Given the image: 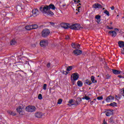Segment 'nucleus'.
<instances>
[{
	"label": "nucleus",
	"mask_w": 124,
	"mask_h": 124,
	"mask_svg": "<svg viewBox=\"0 0 124 124\" xmlns=\"http://www.w3.org/2000/svg\"><path fill=\"white\" fill-rule=\"evenodd\" d=\"M77 84L78 87H82V86H83V82L80 80H78L77 82Z\"/></svg>",
	"instance_id": "393cba45"
},
{
	"label": "nucleus",
	"mask_w": 124,
	"mask_h": 124,
	"mask_svg": "<svg viewBox=\"0 0 124 124\" xmlns=\"http://www.w3.org/2000/svg\"><path fill=\"white\" fill-rule=\"evenodd\" d=\"M97 99H98V100H102V99H103V97L102 96L97 97Z\"/></svg>",
	"instance_id": "f704fd0d"
},
{
	"label": "nucleus",
	"mask_w": 124,
	"mask_h": 124,
	"mask_svg": "<svg viewBox=\"0 0 124 124\" xmlns=\"http://www.w3.org/2000/svg\"><path fill=\"white\" fill-rule=\"evenodd\" d=\"M107 28L108 30H113V27H109V26H107Z\"/></svg>",
	"instance_id": "79ce46f5"
},
{
	"label": "nucleus",
	"mask_w": 124,
	"mask_h": 124,
	"mask_svg": "<svg viewBox=\"0 0 124 124\" xmlns=\"http://www.w3.org/2000/svg\"><path fill=\"white\" fill-rule=\"evenodd\" d=\"M115 98L117 100H119V99H120V97H118L117 95L115 96Z\"/></svg>",
	"instance_id": "37998d69"
},
{
	"label": "nucleus",
	"mask_w": 124,
	"mask_h": 124,
	"mask_svg": "<svg viewBox=\"0 0 124 124\" xmlns=\"http://www.w3.org/2000/svg\"><path fill=\"white\" fill-rule=\"evenodd\" d=\"M74 1H75V2H76L77 1V0H74Z\"/></svg>",
	"instance_id": "bf43d9fd"
},
{
	"label": "nucleus",
	"mask_w": 124,
	"mask_h": 124,
	"mask_svg": "<svg viewBox=\"0 0 124 124\" xmlns=\"http://www.w3.org/2000/svg\"><path fill=\"white\" fill-rule=\"evenodd\" d=\"M31 46L33 47H36V45L35 44H32L31 45Z\"/></svg>",
	"instance_id": "49530a36"
},
{
	"label": "nucleus",
	"mask_w": 124,
	"mask_h": 124,
	"mask_svg": "<svg viewBox=\"0 0 124 124\" xmlns=\"http://www.w3.org/2000/svg\"><path fill=\"white\" fill-rule=\"evenodd\" d=\"M103 124H108L107 122H106V121H105V119L104 120Z\"/></svg>",
	"instance_id": "a18cd8bd"
},
{
	"label": "nucleus",
	"mask_w": 124,
	"mask_h": 124,
	"mask_svg": "<svg viewBox=\"0 0 124 124\" xmlns=\"http://www.w3.org/2000/svg\"><path fill=\"white\" fill-rule=\"evenodd\" d=\"M38 99H42V98H43L42 97V94H39L38 95Z\"/></svg>",
	"instance_id": "c9c22d12"
},
{
	"label": "nucleus",
	"mask_w": 124,
	"mask_h": 124,
	"mask_svg": "<svg viewBox=\"0 0 124 124\" xmlns=\"http://www.w3.org/2000/svg\"><path fill=\"white\" fill-rule=\"evenodd\" d=\"M82 99H86V100H90V99H91V98H90V97L85 95V96H83L82 97Z\"/></svg>",
	"instance_id": "c85d7f7f"
},
{
	"label": "nucleus",
	"mask_w": 124,
	"mask_h": 124,
	"mask_svg": "<svg viewBox=\"0 0 124 124\" xmlns=\"http://www.w3.org/2000/svg\"><path fill=\"white\" fill-rule=\"evenodd\" d=\"M51 24L52 25H54V23H53V22L51 23Z\"/></svg>",
	"instance_id": "680f3d73"
},
{
	"label": "nucleus",
	"mask_w": 124,
	"mask_h": 124,
	"mask_svg": "<svg viewBox=\"0 0 124 124\" xmlns=\"http://www.w3.org/2000/svg\"><path fill=\"white\" fill-rule=\"evenodd\" d=\"M118 45L120 48H124V41H120L118 42Z\"/></svg>",
	"instance_id": "f3484780"
},
{
	"label": "nucleus",
	"mask_w": 124,
	"mask_h": 124,
	"mask_svg": "<svg viewBox=\"0 0 124 124\" xmlns=\"http://www.w3.org/2000/svg\"><path fill=\"white\" fill-rule=\"evenodd\" d=\"M123 96H124V89L123 90V93H122Z\"/></svg>",
	"instance_id": "603ef678"
},
{
	"label": "nucleus",
	"mask_w": 124,
	"mask_h": 124,
	"mask_svg": "<svg viewBox=\"0 0 124 124\" xmlns=\"http://www.w3.org/2000/svg\"><path fill=\"white\" fill-rule=\"evenodd\" d=\"M91 80H92V82H93V83H96L97 81H96V80H95V79H94V77H93V76H92L91 77Z\"/></svg>",
	"instance_id": "a878e982"
},
{
	"label": "nucleus",
	"mask_w": 124,
	"mask_h": 124,
	"mask_svg": "<svg viewBox=\"0 0 124 124\" xmlns=\"http://www.w3.org/2000/svg\"><path fill=\"white\" fill-rule=\"evenodd\" d=\"M118 77H119V78H122V76L119 75V76H118Z\"/></svg>",
	"instance_id": "5fc2aeb1"
},
{
	"label": "nucleus",
	"mask_w": 124,
	"mask_h": 124,
	"mask_svg": "<svg viewBox=\"0 0 124 124\" xmlns=\"http://www.w3.org/2000/svg\"><path fill=\"white\" fill-rule=\"evenodd\" d=\"M94 100H96V99H94Z\"/></svg>",
	"instance_id": "338daca9"
},
{
	"label": "nucleus",
	"mask_w": 124,
	"mask_h": 124,
	"mask_svg": "<svg viewBox=\"0 0 124 124\" xmlns=\"http://www.w3.org/2000/svg\"><path fill=\"white\" fill-rule=\"evenodd\" d=\"M111 100H114V96H113L110 95L107 97L106 99V101H107V102H110Z\"/></svg>",
	"instance_id": "f8f14e48"
},
{
	"label": "nucleus",
	"mask_w": 124,
	"mask_h": 124,
	"mask_svg": "<svg viewBox=\"0 0 124 124\" xmlns=\"http://www.w3.org/2000/svg\"><path fill=\"white\" fill-rule=\"evenodd\" d=\"M108 33H109V34H111V35L113 37H115L117 36V33L115 31H109L108 32Z\"/></svg>",
	"instance_id": "dca6fc26"
},
{
	"label": "nucleus",
	"mask_w": 124,
	"mask_h": 124,
	"mask_svg": "<svg viewBox=\"0 0 124 124\" xmlns=\"http://www.w3.org/2000/svg\"><path fill=\"white\" fill-rule=\"evenodd\" d=\"M112 72L114 74H116V75L121 74V71H118L117 70L112 69Z\"/></svg>",
	"instance_id": "412c9836"
},
{
	"label": "nucleus",
	"mask_w": 124,
	"mask_h": 124,
	"mask_svg": "<svg viewBox=\"0 0 124 124\" xmlns=\"http://www.w3.org/2000/svg\"><path fill=\"white\" fill-rule=\"evenodd\" d=\"M56 7L55 5L52 4H50L49 5H46L45 6H42L40 7V11L43 13V14H46V15H49L50 16H53L54 13L50 11V9L55 10Z\"/></svg>",
	"instance_id": "f257e3e1"
},
{
	"label": "nucleus",
	"mask_w": 124,
	"mask_h": 124,
	"mask_svg": "<svg viewBox=\"0 0 124 124\" xmlns=\"http://www.w3.org/2000/svg\"><path fill=\"white\" fill-rule=\"evenodd\" d=\"M92 84V82H91V80H89L88 79H86L85 80V85H91Z\"/></svg>",
	"instance_id": "b1692460"
},
{
	"label": "nucleus",
	"mask_w": 124,
	"mask_h": 124,
	"mask_svg": "<svg viewBox=\"0 0 124 124\" xmlns=\"http://www.w3.org/2000/svg\"><path fill=\"white\" fill-rule=\"evenodd\" d=\"M50 30L48 29H45L43 30L41 35L42 37H47L48 35H50Z\"/></svg>",
	"instance_id": "7ed1b4c3"
},
{
	"label": "nucleus",
	"mask_w": 124,
	"mask_h": 124,
	"mask_svg": "<svg viewBox=\"0 0 124 124\" xmlns=\"http://www.w3.org/2000/svg\"><path fill=\"white\" fill-rule=\"evenodd\" d=\"M43 90L46 91V90H47V84H44L43 86Z\"/></svg>",
	"instance_id": "72a5a7b5"
},
{
	"label": "nucleus",
	"mask_w": 124,
	"mask_h": 124,
	"mask_svg": "<svg viewBox=\"0 0 124 124\" xmlns=\"http://www.w3.org/2000/svg\"><path fill=\"white\" fill-rule=\"evenodd\" d=\"M41 47H45L48 45V41L47 40H42L40 42Z\"/></svg>",
	"instance_id": "0eeeda50"
},
{
	"label": "nucleus",
	"mask_w": 124,
	"mask_h": 124,
	"mask_svg": "<svg viewBox=\"0 0 124 124\" xmlns=\"http://www.w3.org/2000/svg\"><path fill=\"white\" fill-rule=\"evenodd\" d=\"M65 72L66 73V74H65L66 75H67V74H68V72H67L66 71H65Z\"/></svg>",
	"instance_id": "864d4df0"
},
{
	"label": "nucleus",
	"mask_w": 124,
	"mask_h": 124,
	"mask_svg": "<svg viewBox=\"0 0 124 124\" xmlns=\"http://www.w3.org/2000/svg\"><path fill=\"white\" fill-rule=\"evenodd\" d=\"M62 28H63V29H69V28H70V24L68 23H62L60 24Z\"/></svg>",
	"instance_id": "1a4fd4ad"
},
{
	"label": "nucleus",
	"mask_w": 124,
	"mask_h": 124,
	"mask_svg": "<svg viewBox=\"0 0 124 124\" xmlns=\"http://www.w3.org/2000/svg\"><path fill=\"white\" fill-rule=\"evenodd\" d=\"M76 46L77 48H78V49H80V45L79 44H76Z\"/></svg>",
	"instance_id": "e433bc0d"
},
{
	"label": "nucleus",
	"mask_w": 124,
	"mask_h": 124,
	"mask_svg": "<svg viewBox=\"0 0 124 124\" xmlns=\"http://www.w3.org/2000/svg\"><path fill=\"white\" fill-rule=\"evenodd\" d=\"M122 54L124 55V48L122 49Z\"/></svg>",
	"instance_id": "de8ad7c7"
},
{
	"label": "nucleus",
	"mask_w": 124,
	"mask_h": 124,
	"mask_svg": "<svg viewBox=\"0 0 124 124\" xmlns=\"http://www.w3.org/2000/svg\"><path fill=\"white\" fill-rule=\"evenodd\" d=\"M113 24V22H110V25H112Z\"/></svg>",
	"instance_id": "0e129e2a"
},
{
	"label": "nucleus",
	"mask_w": 124,
	"mask_h": 124,
	"mask_svg": "<svg viewBox=\"0 0 124 124\" xmlns=\"http://www.w3.org/2000/svg\"><path fill=\"white\" fill-rule=\"evenodd\" d=\"M104 9H105V8H103V10H104Z\"/></svg>",
	"instance_id": "69168bd1"
},
{
	"label": "nucleus",
	"mask_w": 124,
	"mask_h": 124,
	"mask_svg": "<svg viewBox=\"0 0 124 124\" xmlns=\"http://www.w3.org/2000/svg\"><path fill=\"white\" fill-rule=\"evenodd\" d=\"M83 53V51L80 49H75L73 51V53L75 56H80Z\"/></svg>",
	"instance_id": "6e6552de"
},
{
	"label": "nucleus",
	"mask_w": 124,
	"mask_h": 124,
	"mask_svg": "<svg viewBox=\"0 0 124 124\" xmlns=\"http://www.w3.org/2000/svg\"><path fill=\"white\" fill-rule=\"evenodd\" d=\"M106 78L107 79H109V78H110V77H111V76L109 75L108 74L106 75Z\"/></svg>",
	"instance_id": "a19ab883"
},
{
	"label": "nucleus",
	"mask_w": 124,
	"mask_h": 124,
	"mask_svg": "<svg viewBox=\"0 0 124 124\" xmlns=\"http://www.w3.org/2000/svg\"><path fill=\"white\" fill-rule=\"evenodd\" d=\"M78 0V3L80 2V1L79 0Z\"/></svg>",
	"instance_id": "13d9d810"
},
{
	"label": "nucleus",
	"mask_w": 124,
	"mask_h": 124,
	"mask_svg": "<svg viewBox=\"0 0 124 124\" xmlns=\"http://www.w3.org/2000/svg\"><path fill=\"white\" fill-rule=\"evenodd\" d=\"M114 30H115V31H119L118 29L115 28Z\"/></svg>",
	"instance_id": "8fccbe9b"
},
{
	"label": "nucleus",
	"mask_w": 124,
	"mask_h": 124,
	"mask_svg": "<svg viewBox=\"0 0 124 124\" xmlns=\"http://www.w3.org/2000/svg\"><path fill=\"white\" fill-rule=\"evenodd\" d=\"M49 91H52V88L49 89Z\"/></svg>",
	"instance_id": "e2e57ef3"
},
{
	"label": "nucleus",
	"mask_w": 124,
	"mask_h": 124,
	"mask_svg": "<svg viewBox=\"0 0 124 124\" xmlns=\"http://www.w3.org/2000/svg\"><path fill=\"white\" fill-rule=\"evenodd\" d=\"M66 40H68L69 39V36H66L65 37Z\"/></svg>",
	"instance_id": "c03bdc74"
},
{
	"label": "nucleus",
	"mask_w": 124,
	"mask_h": 124,
	"mask_svg": "<svg viewBox=\"0 0 124 124\" xmlns=\"http://www.w3.org/2000/svg\"><path fill=\"white\" fill-rule=\"evenodd\" d=\"M22 60H27V58L26 57L22 58Z\"/></svg>",
	"instance_id": "3c124183"
},
{
	"label": "nucleus",
	"mask_w": 124,
	"mask_h": 124,
	"mask_svg": "<svg viewBox=\"0 0 124 124\" xmlns=\"http://www.w3.org/2000/svg\"><path fill=\"white\" fill-rule=\"evenodd\" d=\"M93 8H102V6L98 3H95L93 5Z\"/></svg>",
	"instance_id": "2eb2a0df"
},
{
	"label": "nucleus",
	"mask_w": 124,
	"mask_h": 124,
	"mask_svg": "<svg viewBox=\"0 0 124 124\" xmlns=\"http://www.w3.org/2000/svg\"><path fill=\"white\" fill-rule=\"evenodd\" d=\"M70 29L71 30H75V31H79L80 29H83L81 25L79 24H75L70 26Z\"/></svg>",
	"instance_id": "f03ea898"
},
{
	"label": "nucleus",
	"mask_w": 124,
	"mask_h": 124,
	"mask_svg": "<svg viewBox=\"0 0 124 124\" xmlns=\"http://www.w3.org/2000/svg\"><path fill=\"white\" fill-rule=\"evenodd\" d=\"M104 13L106 14V15H107V16H110V14L109 13V12L107 10H105L104 12Z\"/></svg>",
	"instance_id": "7c9ffc66"
},
{
	"label": "nucleus",
	"mask_w": 124,
	"mask_h": 124,
	"mask_svg": "<svg viewBox=\"0 0 124 124\" xmlns=\"http://www.w3.org/2000/svg\"><path fill=\"white\" fill-rule=\"evenodd\" d=\"M31 28H32L31 25H27L25 27V29L26 30H27V31H31V30H32Z\"/></svg>",
	"instance_id": "4be33fe9"
},
{
	"label": "nucleus",
	"mask_w": 124,
	"mask_h": 124,
	"mask_svg": "<svg viewBox=\"0 0 124 124\" xmlns=\"http://www.w3.org/2000/svg\"><path fill=\"white\" fill-rule=\"evenodd\" d=\"M109 106H112V107H115V106H117V103L113 102L111 103L109 105Z\"/></svg>",
	"instance_id": "bb28decb"
},
{
	"label": "nucleus",
	"mask_w": 124,
	"mask_h": 124,
	"mask_svg": "<svg viewBox=\"0 0 124 124\" xmlns=\"http://www.w3.org/2000/svg\"><path fill=\"white\" fill-rule=\"evenodd\" d=\"M75 46H76V44L73 43H72V47H73V48H75V49H76V47H75Z\"/></svg>",
	"instance_id": "4c0bfd02"
},
{
	"label": "nucleus",
	"mask_w": 124,
	"mask_h": 124,
	"mask_svg": "<svg viewBox=\"0 0 124 124\" xmlns=\"http://www.w3.org/2000/svg\"><path fill=\"white\" fill-rule=\"evenodd\" d=\"M81 101H82V99L80 97H78L76 101L77 105L80 104Z\"/></svg>",
	"instance_id": "a211bd4d"
},
{
	"label": "nucleus",
	"mask_w": 124,
	"mask_h": 124,
	"mask_svg": "<svg viewBox=\"0 0 124 124\" xmlns=\"http://www.w3.org/2000/svg\"><path fill=\"white\" fill-rule=\"evenodd\" d=\"M7 112L8 113V114H9V115H11L12 116H16V113L11 110H8Z\"/></svg>",
	"instance_id": "6ab92c4d"
},
{
	"label": "nucleus",
	"mask_w": 124,
	"mask_h": 124,
	"mask_svg": "<svg viewBox=\"0 0 124 124\" xmlns=\"http://www.w3.org/2000/svg\"><path fill=\"white\" fill-rule=\"evenodd\" d=\"M79 8H81V7H80V6H79V7H78V11H79Z\"/></svg>",
	"instance_id": "6e6d98bb"
},
{
	"label": "nucleus",
	"mask_w": 124,
	"mask_h": 124,
	"mask_svg": "<svg viewBox=\"0 0 124 124\" xmlns=\"http://www.w3.org/2000/svg\"><path fill=\"white\" fill-rule=\"evenodd\" d=\"M103 103H104V101H103Z\"/></svg>",
	"instance_id": "774afa93"
},
{
	"label": "nucleus",
	"mask_w": 124,
	"mask_h": 124,
	"mask_svg": "<svg viewBox=\"0 0 124 124\" xmlns=\"http://www.w3.org/2000/svg\"><path fill=\"white\" fill-rule=\"evenodd\" d=\"M17 44V42L16 41V40L15 39H13L10 41V45H15V44Z\"/></svg>",
	"instance_id": "aec40b11"
},
{
	"label": "nucleus",
	"mask_w": 124,
	"mask_h": 124,
	"mask_svg": "<svg viewBox=\"0 0 124 124\" xmlns=\"http://www.w3.org/2000/svg\"><path fill=\"white\" fill-rule=\"evenodd\" d=\"M72 103H73V99L70 100L68 105H69V106H72V105H73V104Z\"/></svg>",
	"instance_id": "c756f323"
},
{
	"label": "nucleus",
	"mask_w": 124,
	"mask_h": 124,
	"mask_svg": "<svg viewBox=\"0 0 124 124\" xmlns=\"http://www.w3.org/2000/svg\"><path fill=\"white\" fill-rule=\"evenodd\" d=\"M101 18V16H99V15H97L95 16V19H96V22H97L98 24L100 23Z\"/></svg>",
	"instance_id": "4468645a"
},
{
	"label": "nucleus",
	"mask_w": 124,
	"mask_h": 124,
	"mask_svg": "<svg viewBox=\"0 0 124 124\" xmlns=\"http://www.w3.org/2000/svg\"><path fill=\"white\" fill-rule=\"evenodd\" d=\"M46 66L47 67H48V68H49V67H51V63L50 62L47 63Z\"/></svg>",
	"instance_id": "ea45409f"
},
{
	"label": "nucleus",
	"mask_w": 124,
	"mask_h": 124,
	"mask_svg": "<svg viewBox=\"0 0 124 124\" xmlns=\"http://www.w3.org/2000/svg\"><path fill=\"white\" fill-rule=\"evenodd\" d=\"M72 68H73L72 66H69L67 67L66 70L67 71H71V70H72Z\"/></svg>",
	"instance_id": "cd10ccee"
},
{
	"label": "nucleus",
	"mask_w": 124,
	"mask_h": 124,
	"mask_svg": "<svg viewBox=\"0 0 124 124\" xmlns=\"http://www.w3.org/2000/svg\"><path fill=\"white\" fill-rule=\"evenodd\" d=\"M32 30H36L38 28V26L36 24L31 25Z\"/></svg>",
	"instance_id": "5701e85b"
},
{
	"label": "nucleus",
	"mask_w": 124,
	"mask_h": 124,
	"mask_svg": "<svg viewBox=\"0 0 124 124\" xmlns=\"http://www.w3.org/2000/svg\"><path fill=\"white\" fill-rule=\"evenodd\" d=\"M111 10H114L115 9V7L113 6L110 7Z\"/></svg>",
	"instance_id": "09e8293b"
},
{
	"label": "nucleus",
	"mask_w": 124,
	"mask_h": 124,
	"mask_svg": "<svg viewBox=\"0 0 124 124\" xmlns=\"http://www.w3.org/2000/svg\"><path fill=\"white\" fill-rule=\"evenodd\" d=\"M109 123H110V124H114V120L113 119V118H110L109 119Z\"/></svg>",
	"instance_id": "473e14b6"
},
{
	"label": "nucleus",
	"mask_w": 124,
	"mask_h": 124,
	"mask_svg": "<svg viewBox=\"0 0 124 124\" xmlns=\"http://www.w3.org/2000/svg\"><path fill=\"white\" fill-rule=\"evenodd\" d=\"M113 109H108L107 111V113L106 114V116L107 117H109V116H111V115H113Z\"/></svg>",
	"instance_id": "9b49d317"
},
{
	"label": "nucleus",
	"mask_w": 124,
	"mask_h": 124,
	"mask_svg": "<svg viewBox=\"0 0 124 124\" xmlns=\"http://www.w3.org/2000/svg\"><path fill=\"white\" fill-rule=\"evenodd\" d=\"M32 14L33 16L34 17H36L37 16H38L39 15V11L37 9H34L32 11Z\"/></svg>",
	"instance_id": "9d476101"
},
{
	"label": "nucleus",
	"mask_w": 124,
	"mask_h": 124,
	"mask_svg": "<svg viewBox=\"0 0 124 124\" xmlns=\"http://www.w3.org/2000/svg\"><path fill=\"white\" fill-rule=\"evenodd\" d=\"M49 93H52V91L51 90H49Z\"/></svg>",
	"instance_id": "052dcab7"
},
{
	"label": "nucleus",
	"mask_w": 124,
	"mask_h": 124,
	"mask_svg": "<svg viewBox=\"0 0 124 124\" xmlns=\"http://www.w3.org/2000/svg\"><path fill=\"white\" fill-rule=\"evenodd\" d=\"M43 114L40 112H37L35 113V116L36 118H42Z\"/></svg>",
	"instance_id": "ddd939ff"
},
{
	"label": "nucleus",
	"mask_w": 124,
	"mask_h": 124,
	"mask_svg": "<svg viewBox=\"0 0 124 124\" xmlns=\"http://www.w3.org/2000/svg\"><path fill=\"white\" fill-rule=\"evenodd\" d=\"M78 78H79V75H78L77 73H73L71 76V79L72 81H76L78 80Z\"/></svg>",
	"instance_id": "423d86ee"
},
{
	"label": "nucleus",
	"mask_w": 124,
	"mask_h": 124,
	"mask_svg": "<svg viewBox=\"0 0 124 124\" xmlns=\"http://www.w3.org/2000/svg\"><path fill=\"white\" fill-rule=\"evenodd\" d=\"M36 109V108H35V107L33 106H28L25 108L26 111H27V112H29V113H32V112H34Z\"/></svg>",
	"instance_id": "20e7f679"
},
{
	"label": "nucleus",
	"mask_w": 124,
	"mask_h": 124,
	"mask_svg": "<svg viewBox=\"0 0 124 124\" xmlns=\"http://www.w3.org/2000/svg\"><path fill=\"white\" fill-rule=\"evenodd\" d=\"M16 112L18 113L19 115L23 116V115L25 114V109H24L22 107L19 106L18 108H16Z\"/></svg>",
	"instance_id": "39448f33"
},
{
	"label": "nucleus",
	"mask_w": 124,
	"mask_h": 124,
	"mask_svg": "<svg viewBox=\"0 0 124 124\" xmlns=\"http://www.w3.org/2000/svg\"><path fill=\"white\" fill-rule=\"evenodd\" d=\"M93 101H92V102H91V104H93Z\"/></svg>",
	"instance_id": "4d7b16f0"
},
{
	"label": "nucleus",
	"mask_w": 124,
	"mask_h": 124,
	"mask_svg": "<svg viewBox=\"0 0 124 124\" xmlns=\"http://www.w3.org/2000/svg\"><path fill=\"white\" fill-rule=\"evenodd\" d=\"M62 99H59L58 101L57 104H62Z\"/></svg>",
	"instance_id": "2f4dec72"
},
{
	"label": "nucleus",
	"mask_w": 124,
	"mask_h": 124,
	"mask_svg": "<svg viewBox=\"0 0 124 124\" xmlns=\"http://www.w3.org/2000/svg\"><path fill=\"white\" fill-rule=\"evenodd\" d=\"M16 9L17 10H21V9H22V7H21V6H17L16 7Z\"/></svg>",
	"instance_id": "58836bf2"
}]
</instances>
